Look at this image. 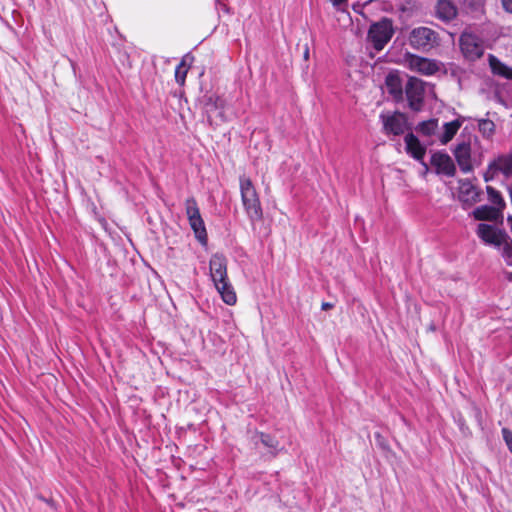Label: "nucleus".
<instances>
[{
    "instance_id": "22",
    "label": "nucleus",
    "mask_w": 512,
    "mask_h": 512,
    "mask_svg": "<svg viewBox=\"0 0 512 512\" xmlns=\"http://www.w3.org/2000/svg\"><path fill=\"white\" fill-rule=\"evenodd\" d=\"M417 132L426 137H435L438 140V120L437 119H429L427 121H423L418 124L416 128Z\"/></svg>"
},
{
    "instance_id": "14",
    "label": "nucleus",
    "mask_w": 512,
    "mask_h": 512,
    "mask_svg": "<svg viewBox=\"0 0 512 512\" xmlns=\"http://www.w3.org/2000/svg\"><path fill=\"white\" fill-rule=\"evenodd\" d=\"M456 161L464 173H469L473 170L472 148L470 142L459 143L454 150Z\"/></svg>"
},
{
    "instance_id": "29",
    "label": "nucleus",
    "mask_w": 512,
    "mask_h": 512,
    "mask_svg": "<svg viewBox=\"0 0 512 512\" xmlns=\"http://www.w3.org/2000/svg\"><path fill=\"white\" fill-rule=\"evenodd\" d=\"M502 5L505 11L512 13V0H502Z\"/></svg>"
},
{
    "instance_id": "30",
    "label": "nucleus",
    "mask_w": 512,
    "mask_h": 512,
    "mask_svg": "<svg viewBox=\"0 0 512 512\" xmlns=\"http://www.w3.org/2000/svg\"><path fill=\"white\" fill-rule=\"evenodd\" d=\"M333 307H334V305L329 302H323L321 305L322 310H329V309H332Z\"/></svg>"
},
{
    "instance_id": "13",
    "label": "nucleus",
    "mask_w": 512,
    "mask_h": 512,
    "mask_svg": "<svg viewBox=\"0 0 512 512\" xmlns=\"http://www.w3.org/2000/svg\"><path fill=\"white\" fill-rule=\"evenodd\" d=\"M498 172L505 176H509L512 173V154L500 156L490 163L484 174L485 181L492 180Z\"/></svg>"
},
{
    "instance_id": "16",
    "label": "nucleus",
    "mask_w": 512,
    "mask_h": 512,
    "mask_svg": "<svg viewBox=\"0 0 512 512\" xmlns=\"http://www.w3.org/2000/svg\"><path fill=\"white\" fill-rule=\"evenodd\" d=\"M436 17L443 22H450L457 17L458 9L452 0H438L435 6Z\"/></svg>"
},
{
    "instance_id": "19",
    "label": "nucleus",
    "mask_w": 512,
    "mask_h": 512,
    "mask_svg": "<svg viewBox=\"0 0 512 512\" xmlns=\"http://www.w3.org/2000/svg\"><path fill=\"white\" fill-rule=\"evenodd\" d=\"M461 125L462 121L459 119L445 123L443 126V131H439L438 141L443 145L450 142L460 129Z\"/></svg>"
},
{
    "instance_id": "24",
    "label": "nucleus",
    "mask_w": 512,
    "mask_h": 512,
    "mask_svg": "<svg viewBox=\"0 0 512 512\" xmlns=\"http://www.w3.org/2000/svg\"><path fill=\"white\" fill-rule=\"evenodd\" d=\"M486 190L489 201L494 205V207L500 208L501 212H503V209L505 207V201L502 198L501 194L491 186H487Z\"/></svg>"
},
{
    "instance_id": "7",
    "label": "nucleus",
    "mask_w": 512,
    "mask_h": 512,
    "mask_svg": "<svg viewBox=\"0 0 512 512\" xmlns=\"http://www.w3.org/2000/svg\"><path fill=\"white\" fill-rule=\"evenodd\" d=\"M477 236L487 245L500 247L508 236L497 227L490 224H479L476 230Z\"/></svg>"
},
{
    "instance_id": "20",
    "label": "nucleus",
    "mask_w": 512,
    "mask_h": 512,
    "mask_svg": "<svg viewBox=\"0 0 512 512\" xmlns=\"http://www.w3.org/2000/svg\"><path fill=\"white\" fill-rule=\"evenodd\" d=\"M194 57L191 54H186L179 65L175 69V80L179 85H184L188 69L193 62Z\"/></svg>"
},
{
    "instance_id": "5",
    "label": "nucleus",
    "mask_w": 512,
    "mask_h": 512,
    "mask_svg": "<svg viewBox=\"0 0 512 512\" xmlns=\"http://www.w3.org/2000/svg\"><path fill=\"white\" fill-rule=\"evenodd\" d=\"M185 211L192 230L195 233L196 238L205 244L207 241V232L204 225V221L201 217L196 200L191 197L185 201Z\"/></svg>"
},
{
    "instance_id": "25",
    "label": "nucleus",
    "mask_w": 512,
    "mask_h": 512,
    "mask_svg": "<svg viewBox=\"0 0 512 512\" xmlns=\"http://www.w3.org/2000/svg\"><path fill=\"white\" fill-rule=\"evenodd\" d=\"M258 438H259L260 442L268 448L277 449L279 446L278 440L271 435H268L265 433H259Z\"/></svg>"
},
{
    "instance_id": "35",
    "label": "nucleus",
    "mask_w": 512,
    "mask_h": 512,
    "mask_svg": "<svg viewBox=\"0 0 512 512\" xmlns=\"http://www.w3.org/2000/svg\"><path fill=\"white\" fill-rule=\"evenodd\" d=\"M477 6H481V0H474Z\"/></svg>"
},
{
    "instance_id": "4",
    "label": "nucleus",
    "mask_w": 512,
    "mask_h": 512,
    "mask_svg": "<svg viewBox=\"0 0 512 512\" xmlns=\"http://www.w3.org/2000/svg\"><path fill=\"white\" fill-rule=\"evenodd\" d=\"M411 47L421 51H429L439 44L438 33L428 27H416L409 35Z\"/></svg>"
},
{
    "instance_id": "9",
    "label": "nucleus",
    "mask_w": 512,
    "mask_h": 512,
    "mask_svg": "<svg viewBox=\"0 0 512 512\" xmlns=\"http://www.w3.org/2000/svg\"><path fill=\"white\" fill-rule=\"evenodd\" d=\"M481 191L472 184L471 181L459 180L458 200L462 203L464 209L472 207L480 201Z\"/></svg>"
},
{
    "instance_id": "23",
    "label": "nucleus",
    "mask_w": 512,
    "mask_h": 512,
    "mask_svg": "<svg viewBox=\"0 0 512 512\" xmlns=\"http://www.w3.org/2000/svg\"><path fill=\"white\" fill-rule=\"evenodd\" d=\"M386 86L390 94L395 97L402 95V84L400 77L396 73H389L386 77Z\"/></svg>"
},
{
    "instance_id": "33",
    "label": "nucleus",
    "mask_w": 512,
    "mask_h": 512,
    "mask_svg": "<svg viewBox=\"0 0 512 512\" xmlns=\"http://www.w3.org/2000/svg\"><path fill=\"white\" fill-rule=\"evenodd\" d=\"M309 58V50L308 48H306L305 52H304V59H308Z\"/></svg>"
},
{
    "instance_id": "28",
    "label": "nucleus",
    "mask_w": 512,
    "mask_h": 512,
    "mask_svg": "<svg viewBox=\"0 0 512 512\" xmlns=\"http://www.w3.org/2000/svg\"><path fill=\"white\" fill-rule=\"evenodd\" d=\"M502 435H503V438H504L509 450L512 452V431H510L507 428H503Z\"/></svg>"
},
{
    "instance_id": "32",
    "label": "nucleus",
    "mask_w": 512,
    "mask_h": 512,
    "mask_svg": "<svg viewBox=\"0 0 512 512\" xmlns=\"http://www.w3.org/2000/svg\"><path fill=\"white\" fill-rule=\"evenodd\" d=\"M507 223H508V226H509V228H510V230H511V232H512V216H509V217L507 218Z\"/></svg>"
},
{
    "instance_id": "27",
    "label": "nucleus",
    "mask_w": 512,
    "mask_h": 512,
    "mask_svg": "<svg viewBox=\"0 0 512 512\" xmlns=\"http://www.w3.org/2000/svg\"><path fill=\"white\" fill-rule=\"evenodd\" d=\"M503 245L502 255L508 265H512V241L508 238L505 240Z\"/></svg>"
},
{
    "instance_id": "6",
    "label": "nucleus",
    "mask_w": 512,
    "mask_h": 512,
    "mask_svg": "<svg viewBox=\"0 0 512 512\" xmlns=\"http://www.w3.org/2000/svg\"><path fill=\"white\" fill-rule=\"evenodd\" d=\"M459 44L462 54L468 60H476L484 53L482 40L473 33L463 32Z\"/></svg>"
},
{
    "instance_id": "15",
    "label": "nucleus",
    "mask_w": 512,
    "mask_h": 512,
    "mask_svg": "<svg viewBox=\"0 0 512 512\" xmlns=\"http://www.w3.org/2000/svg\"><path fill=\"white\" fill-rule=\"evenodd\" d=\"M431 164L434 166L438 173L445 174L447 176H453L456 168L448 154L435 153L431 157Z\"/></svg>"
},
{
    "instance_id": "17",
    "label": "nucleus",
    "mask_w": 512,
    "mask_h": 512,
    "mask_svg": "<svg viewBox=\"0 0 512 512\" xmlns=\"http://www.w3.org/2000/svg\"><path fill=\"white\" fill-rule=\"evenodd\" d=\"M472 215L476 220L481 221H499L503 218V212L500 208L482 205L472 211Z\"/></svg>"
},
{
    "instance_id": "18",
    "label": "nucleus",
    "mask_w": 512,
    "mask_h": 512,
    "mask_svg": "<svg viewBox=\"0 0 512 512\" xmlns=\"http://www.w3.org/2000/svg\"><path fill=\"white\" fill-rule=\"evenodd\" d=\"M405 144L407 153H409L416 160H421L425 155V148L421 145L418 138L409 133L405 136Z\"/></svg>"
},
{
    "instance_id": "31",
    "label": "nucleus",
    "mask_w": 512,
    "mask_h": 512,
    "mask_svg": "<svg viewBox=\"0 0 512 512\" xmlns=\"http://www.w3.org/2000/svg\"><path fill=\"white\" fill-rule=\"evenodd\" d=\"M334 6H340L346 3L348 0H330Z\"/></svg>"
},
{
    "instance_id": "10",
    "label": "nucleus",
    "mask_w": 512,
    "mask_h": 512,
    "mask_svg": "<svg viewBox=\"0 0 512 512\" xmlns=\"http://www.w3.org/2000/svg\"><path fill=\"white\" fill-rule=\"evenodd\" d=\"M409 107L414 111H420L424 97V84L420 79L410 78L405 88Z\"/></svg>"
},
{
    "instance_id": "2",
    "label": "nucleus",
    "mask_w": 512,
    "mask_h": 512,
    "mask_svg": "<svg viewBox=\"0 0 512 512\" xmlns=\"http://www.w3.org/2000/svg\"><path fill=\"white\" fill-rule=\"evenodd\" d=\"M241 199L247 216L252 222L262 218V208L258 193L250 178L241 176L239 180Z\"/></svg>"
},
{
    "instance_id": "21",
    "label": "nucleus",
    "mask_w": 512,
    "mask_h": 512,
    "mask_svg": "<svg viewBox=\"0 0 512 512\" xmlns=\"http://www.w3.org/2000/svg\"><path fill=\"white\" fill-rule=\"evenodd\" d=\"M489 65L494 74L506 79H512V68L502 63L495 56L489 55Z\"/></svg>"
},
{
    "instance_id": "34",
    "label": "nucleus",
    "mask_w": 512,
    "mask_h": 512,
    "mask_svg": "<svg viewBox=\"0 0 512 512\" xmlns=\"http://www.w3.org/2000/svg\"><path fill=\"white\" fill-rule=\"evenodd\" d=\"M506 278L510 281H512V272L506 273Z\"/></svg>"
},
{
    "instance_id": "26",
    "label": "nucleus",
    "mask_w": 512,
    "mask_h": 512,
    "mask_svg": "<svg viewBox=\"0 0 512 512\" xmlns=\"http://www.w3.org/2000/svg\"><path fill=\"white\" fill-rule=\"evenodd\" d=\"M479 130L484 136L489 137L493 134L495 125L491 120L482 119L479 121Z\"/></svg>"
},
{
    "instance_id": "8",
    "label": "nucleus",
    "mask_w": 512,
    "mask_h": 512,
    "mask_svg": "<svg viewBox=\"0 0 512 512\" xmlns=\"http://www.w3.org/2000/svg\"><path fill=\"white\" fill-rule=\"evenodd\" d=\"M406 65L411 71L425 76H431L439 70L437 61L412 54L406 57Z\"/></svg>"
},
{
    "instance_id": "3",
    "label": "nucleus",
    "mask_w": 512,
    "mask_h": 512,
    "mask_svg": "<svg viewBox=\"0 0 512 512\" xmlns=\"http://www.w3.org/2000/svg\"><path fill=\"white\" fill-rule=\"evenodd\" d=\"M393 34L394 27L392 20L382 18L370 26L368 31V41L377 51H381L391 40Z\"/></svg>"
},
{
    "instance_id": "11",
    "label": "nucleus",
    "mask_w": 512,
    "mask_h": 512,
    "mask_svg": "<svg viewBox=\"0 0 512 512\" xmlns=\"http://www.w3.org/2000/svg\"><path fill=\"white\" fill-rule=\"evenodd\" d=\"M381 119L386 134L401 135L406 130L407 119L404 114H381Z\"/></svg>"
},
{
    "instance_id": "12",
    "label": "nucleus",
    "mask_w": 512,
    "mask_h": 512,
    "mask_svg": "<svg viewBox=\"0 0 512 512\" xmlns=\"http://www.w3.org/2000/svg\"><path fill=\"white\" fill-rule=\"evenodd\" d=\"M224 105V100L216 94H212L207 97L205 102V110L210 123L218 124L219 122H223L225 120L223 113Z\"/></svg>"
},
{
    "instance_id": "1",
    "label": "nucleus",
    "mask_w": 512,
    "mask_h": 512,
    "mask_svg": "<svg viewBox=\"0 0 512 512\" xmlns=\"http://www.w3.org/2000/svg\"><path fill=\"white\" fill-rule=\"evenodd\" d=\"M209 270L211 279L221 295L222 300L227 305H235L237 296L233 286L228 280L227 275V259L220 254H214L210 258Z\"/></svg>"
}]
</instances>
